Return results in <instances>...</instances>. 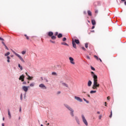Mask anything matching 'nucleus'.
I'll return each instance as SVG.
<instances>
[{"label":"nucleus","mask_w":126,"mask_h":126,"mask_svg":"<svg viewBox=\"0 0 126 126\" xmlns=\"http://www.w3.org/2000/svg\"><path fill=\"white\" fill-rule=\"evenodd\" d=\"M91 68L92 70H95V68L93 67V66H91Z\"/></svg>","instance_id":"obj_34"},{"label":"nucleus","mask_w":126,"mask_h":126,"mask_svg":"<svg viewBox=\"0 0 126 126\" xmlns=\"http://www.w3.org/2000/svg\"><path fill=\"white\" fill-rule=\"evenodd\" d=\"M39 87L40 88H43V89H47V87H46V86L43 84H41L39 85Z\"/></svg>","instance_id":"obj_8"},{"label":"nucleus","mask_w":126,"mask_h":126,"mask_svg":"<svg viewBox=\"0 0 126 126\" xmlns=\"http://www.w3.org/2000/svg\"><path fill=\"white\" fill-rule=\"evenodd\" d=\"M65 107H66V108H67V109H68V110L70 111L71 116H72V117H74V114H73L74 110H73V109L67 104H65Z\"/></svg>","instance_id":"obj_2"},{"label":"nucleus","mask_w":126,"mask_h":126,"mask_svg":"<svg viewBox=\"0 0 126 126\" xmlns=\"http://www.w3.org/2000/svg\"><path fill=\"white\" fill-rule=\"evenodd\" d=\"M98 60H99L100 62L101 63H102V60H101V59L99 58Z\"/></svg>","instance_id":"obj_53"},{"label":"nucleus","mask_w":126,"mask_h":126,"mask_svg":"<svg viewBox=\"0 0 126 126\" xmlns=\"http://www.w3.org/2000/svg\"><path fill=\"white\" fill-rule=\"evenodd\" d=\"M85 47L86 48H88V43H85Z\"/></svg>","instance_id":"obj_29"},{"label":"nucleus","mask_w":126,"mask_h":126,"mask_svg":"<svg viewBox=\"0 0 126 126\" xmlns=\"http://www.w3.org/2000/svg\"><path fill=\"white\" fill-rule=\"evenodd\" d=\"M94 59H96V60H97V61H99V58H98V56H96V55H94Z\"/></svg>","instance_id":"obj_24"},{"label":"nucleus","mask_w":126,"mask_h":126,"mask_svg":"<svg viewBox=\"0 0 126 126\" xmlns=\"http://www.w3.org/2000/svg\"><path fill=\"white\" fill-rule=\"evenodd\" d=\"M63 42H65V41H66V38L63 37Z\"/></svg>","instance_id":"obj_32"},{"label":"nucleus","mask_w":126,"mask_h":126,"mask_svg":"<svg viewBox=\"0 0 126 126\" xmlns=\"http://www.w3.org/2000/svg\"><path fill=\"white\" fill-rule=\"evenodd\" d=\"M97 5H98V6H100V5H101V1H97Z\"/></svg>","instance_id":"obj_27"},{"label":"nucleus","mask_w":126,"mask_h":126,"mask_svg":"<svg viewBox=\"0 0 126 126\" xmlns=\"http://www.w3.org/2000/svg\"><path fill=\"white\" fill-rule=\"evenodd\" d=\"M2 120L3 121H4V117L3 118Z\"/></svg>","instance_id":"obj_62"},{"label":"nucleus","mask_w":126,"mask_h":126,"mask_svg":"<svg viewBox=\"0 0 126 126\" xmlns=\"http://www.w3.org/2000/svg\"><path fill=\"white\" fill-rule=\"evenodd\" d=\"M59 34V32H56L55 33H54V35L55 36H58Z\"/></svg>","instance_id":"obj_35"},{"label":"nucleus","mask_w":126,"mask_h":126,"mask_svg":"<svg viewBox=\"0 0 126 126\" xmlns=\"http://www.w3.org/2000/svg\"><path fill=\"white\" fill-rule=\"evenodd\" d=\"M41 126H43V125H42V124H41Z\"/></svg>","instance_id":"obj_64"},{"label":"nucleus","mask_w":126,"mask_h":126,"mask_svg":"<svg viewBox=\"0 0 126 126\" xmlns=\"http://www.w3.org/2000/svg\"><path fill=\"white\" fill-rule=\"evenodd\" d=\"M92 76L94 78V85L93 86V89H97V88L100 87V84L98 83V77L95 75L94 72H91Z\"/></svg>","instance_id":"obj_1"},{"label":"nucleus","mask_w":126,"mask_h":126,"mask_svg":"<svg viewBox=\"0 0 126 126\" xmlns=\"http://www.w3.org/2000/svg\"><path fill=\"white\" fill-rule=\"evenodd\" d=\"M25 78V77L24 76V75H22L21 76H20V78H19V80H22V82H23V81H24V78Z\"/></svg>","instance_id":"obj_9"},{"label":"nucleus","mask_w":126,"mask_h":126,"mask_svg":"<svg viewBox=\"0 0 126 126\" xmlns=\"http://www.w3.org/2000/svg\"><path fill=\"white\" fill-rule=\"evenodd\" d=\"M126 0H121L122 1H125Z\"/></svg>","instance_id":"obj_60"},{"label":"nucleus","mask_w":126,"mask_h":126,"mask_svg":"<svg viewBox=\"0 0 126 126\" xmlns=\"http://www.w3.org/2000/svg\"><path fill=\"white\" fill-rule=\"evenodd\" d=\"M88 14L89 16H92V12L90 10H88Z\"/></svg>","instance_id":"obj_13"},{"label":"nucleus","mask_w":126,"mask_h":126,"mask_svg":"<svg viewBox=\"0 0 126 126\" xmlns=\"http://www.w3.org/2000/svg\"><path fill=\"white\" fill-rule=\"evenodd\" d=\"M25 36L27 40H29V36H28L27 34H25Z\"/></svg>","instance_id":"obj_28"},{"label":"nucleus","mask_w":126,"mask_h":126,"mask_svg":"<svg viewBox=\"0 0 126 126\" xmlns=\"http://www.w3.org/2000/svg\"><path fill=\"white\" fill-rule=\"evenodd\" d=\"M94 12H95V13H96V14L98 13V10L95 9Z\"/></svg>","instance_id":"obj_43"},{"label":"nucleus","mask_w":126,"mask_h":126,"mask_svg":"<svg viewBox=\"0 0 126 126\" xmlns=\"http://www.w3.org/2000/svg\"><path fill=\"white\" fill-rule=\"evenodd\" d=\"M92 24H93V25H96V21H95V20H92Z\"/></svg>","instance_id":"obj_16"},{"label":"nucleus","mask_w":126,"mask_h":126,"mask_svg":"<svg viewBox=\"0 0 126 126\" xmlns=\"http://www.w3.org/2000/svg\"><path fill=\"white\" fill-rule=\"evenodd\" d=\"M98 119H99V120H101V119H102V115H99L98 116Z\"/></svg>","instance_id":"obj_38"},{"label":"nucleus","mask_w":126,"mask_h":126,"mask_svg":"<svg viewBox=\"0 0 126 126\" xmlns=\"http://www.w3.org/2000/svg\"><path fill=\"white\" fill-rule=\"evenodd\" d=\"M19 120H20V117H19Z\"/></svg>","instance_id":"obj_63"},{"label":"nucleus","mask_w":126,"mask_h":126,"mask_svg":"<svg viewBox=\"0 0 126 126\" xmlns=\"http://www.w3.org/2000/svg\"><path fill=\"white\" fill-rule=\"evenodd\" d=\"M20 99H21V100H22V99H23V95H22V94H21Z\"/></svg>","instance_id":"obj_39"},{"label":"nucleus","mask_w":126,"mask_h":126,"mask_svg":"<svg viewBox=\"0 0 126 126\" xmlns=\"http://www.w3.org/2000/svg\"><path fill=\"white\" fill-rule=\"evenodd\" d=\"M52 75H57V73L53 72H52Z\"/></svg>","instance_id":"obj_33"},{"label":"nucleus","mask_w":126,"mask_h":126,"mask_svg":"<svg viewBox=\"0 0 126 126\" xmlns=\"http://www.w3.org/2000/svg\"><path fill=\"white\" fill-rule=\"evenodd\" d=\"M75 120H76L77 124H78V125H79V120L78 119V118L75 117Z\"/></svg>","instance_id":"obj_19"},{"label":"nucleus","mask_w":126,"mask_h":126,"mask_svg":"<svg viewBox=\"0 0 126 126\" xmlns=\"http://www.w3.org/2000/svg\"><path fill=\"white\" fill-rule=\"evenodd\" d=\"M51 39L52 40H56V39H57V37H56V36L55 35H53L52 36H51Z\"/></svg>","instance_id":"obj_20"},{"label":"nucleus","mask_w":126,"mask_h":126,"mask_svg":"<svg viewBox=\"0 0 126 126\" xmlns=\"http://www.w3.org/2000/svg\"><path fill=\"white\" fill-rule=\"evenodd\" d=\"M61 45H63L64 46H68V45L67 44V43H66L65 42H62L61 43Z\"/></svg>","instance_id":"obj_18"},{"label":"nucleus","mask_w":126,"mask_h":126,"mask_svg":"<svg viewBox=\"0 0 126 126\" xmlns=\"http://www.w3.org/2000/svg\"><path fill=\"white\" fill-rule=\"evenodd\" d=\"M2 126H4V124L2 123Z\"/></svg>","instance_id":"obj_59"},{"label":"nucleus","mask_w":126,"mask_h":126,"mask_svg":"<svg viewBox=\"0 0 126 126\" xmlns=\"http://www.w3.org/2000/svg\"><path fill=\"white\" fill-rule=\"evenodd\" d=\"M19 112H21V107L20 108Z\"/></svg>","instance_id":"obj_57"},{"label":"nucleus","mask_w":126,"mask_h":126,"mask_svg":"<svg viewBox=\"0 0 126 126\" xmlns=\"http://www.w3.org/2000/svg\"><path fill=\"white\" fill-rule=\"evenodd\" d=\"M9 55H10V52H7V53H6L4 54V56L5 57H7L8 56H9Z\"/></svg>","instance_id":"obj_23"},{"label":"nucleus","mask_w":126,"mask_h":126,"mask_svg":"<svg viewBox=\"0 0 126 126\" xmlns=\"http://www.w3.org/2000/svg\"><path fill=\"white\" fill-rule=\"evenodd\" d=\"M113 116V112H112V111H111L110 113V115L109 116V118H112V116Z\"/></svg>","instance_id":"obj_30"},{"label":"nucleus","mask_w":126,"mask_h":126,"mask_svg":"<svg viewBox=\"0 0 126 126\" xmlns=\"http://www.w3.org/2000/svg\"><path fill=\"white\" fill-rule=\"evenodd\" d=\"M8 115L9 119H11V115L10 114V111H9V109L8 110Z\"/></svg>","instance_id":"obj_14"},{"label":"nucleus","mask_w":126,"mask_h":126,"mask_svg":"<svg viewBox=\"0 0 126 126\" xmlns=\"http://www.w3.org/2000/svg\"><path fill=\"white\" fill-rule=\"evenodd\" d=\"M26 75H27V76H29V75H28V73L27 72L26 73Z\"/></svg>","instance_id":"obj_50"},{"label":"nucleus","mask_w":126,"mask_h":126,"mask_svg":"<svg viewBox=\"0 0 126 126\" xmlns=\"http://www.w3.org/2000/svg\"><path fill=\"white\" fill-rule=\"evenodd\" d=\"M45 81H46V82H49V81L47 79H45Z\"/></svg>","instance_id":"obj_52"},{"label":"nucleus","mask_w":126,"mask_h":126,"mask_svg":"<svg viewBox=\"0 0 126 126\" xmlns=\"http://www.w3.org/2000/svg\"><path fill=\"white\" fill-rule=\"evenodd\" d=\"M7 63H10V60H9V59H7Z\"/></svg>","instance_id":"obj_48"},{"label":"nucleus","mask_w":126,"mask_h":126,"mask_svg":"<svg viewBox=\"0 0 126 126\" xmlns=\"http://www.w3.org/2000/svg\"><path fill=\"white\" fill-rule=\"evenodd\" d=\"M63 37V34L62 33H59L58 35V38H62Z\"/></svg>","instance_id":"obj_22"},{"label":"nucleus","mask_w":126,"mask_h":126,"mask_svg":"<svg viewBox=\"0 0 126 126\" xmlns=\"http://www.w3.org/2000/svg\"><path fill=\"white\" fill-rule=\"evenodd\" d=\"M30 86H31V87H33V86H34V84L32 83V84H31L30 85Z\"/></svg>","instance_id":"obj_37"},{"label":"nucleus","mask_w":126,"mask_h":126,"mask_svg":"<svg viewBox=\"0 0 126 126\" xmlns=\"http://www.w3.org/2000/svg\"><path fill=\"white\" fill-rule=\"evenodd\" d=\"M62 85H63V86H65V87H67V88H68V85L66 84L65 83H63Z\"/></svg>","instance_id":"obj_17"},{"label":"nucleus","mask_w":126,"mask_h":126,"mask_svg":"<svg viewBox=\"0 0 126 126\" xmlns=\"http://www.w3.org/2000/svg\"><path fill=\"white\" fill-rule=\"evenodd\" d=\"M75 99L77 101H79V102H82V99L80 98V97L78 96H75Z\"/></svg>","instance_id":"obj_10"},{"label":"nucleus","mask_w":126,"mask_h":126,"mask_svg":"<svg viewBox=\"0 0 126 126\" xmlns=\"http://www.w3.org/2000/svg\"><path fill=\"white\" fill-rule=\"evenodd\" d=\"M86 58L88 59V60H90V57L89 56H87Z\"/></svg>","instance_id":"obj_40"},{"label":"nucleus","mask_w":126,"mask_h":126,"mask_svg":"<svg viewBox=\"0 0 126 126\" xmlns=\"http://www.w3.org/2000/svg\"><path fill=\"white\" fill-rule=\"evenodd\" d=\"M50 42H51V43H53V44H55V43H56L55 41H53L52 40H50Z\"/></svg>","instance_id":"obj_36"},{"label":"nucleus","mask_w":126,"mask_h":126,"mask_svg":"<svg viewBox=\"0 0 126 126\" xmlns=\"http://www.w3.org/2000/svg\"><path fill=\"white\" fill-rule=\"evenodd\" d=\"M74 42L75 43H76V44H78L80 43L79 40H78V39H75L74 40Z\"/></svg>","instance_id":"obj_15"},{"label":"nucleus","mask_w":126,"mask_h":126,"mask_svg":"<svg viewBox=\"0 0 126 126\" xmlns=\"http://www.w3.org/2000/svg\"><path fill=\"white\" fill-rule=\"evenodd\" d=\"M53 35H54V32H48V36H49L50 37H52Z\"/></svg>","instance_id":"obj_11"},{"label":"nucleus","mask_w":126,"mask_h":126,"mask_svg":"<svg viewBox=\"0 0 126 126\" xmlns=\"http://www.w3.org/2000/svg\"><path fill=\"white\" fill-rule=\"evenodd\" d=\"M82 119L83 122L85 125V126H88V122H87V120H86V119L85 118V117H84V115H82Z\"/></svg>","instance_id":"obj_4"},{"label":"nucleus","mask_w":126,"mask_h":126,"mask_svg":"<svg viewBox=\"0 0 126 126\" xmlns=\"http://www.w3.org/2000/svg\"><path fill=\"white\" fill-rule=\"evenodd\" d=\"M83 100L85 101V102H86V101L87 100L85 98H83Z\"/></svg>","instance_id":"obj_54"},{"label":"nucleus","mask_w":126,"mask_h":126,"mask_svg":"<svg viewBox=\"0 0 126 126\" xmlns=\"http://www.w3.org/2000/svg\"><path fill=\"white\" fill-rule=\"evenodd\" d=\"M2 44L5 46H6L5 43H4V42L2 41Z\"/></svg>","instance_id":"obj_44"},{"label":"nucleus","mask_w":126,"mask_h":126,"mask_svg":"<svg viewBox=\"0 0 126 126\" xmlns=\"http://www.w3.org/2000/svg\"><path fill=\"white\" fill-rule=\"evenodd\" d=\"M125 5H126V1L125 2Z\"/></svg>","instance_id":"obj_61"},{"label":"nucleus","mask_w":126,"mask_h":126,"mask_svg":"<svg viewBox=\"0 0 126 126\" xmlns=\"http://www.w3.org/2000/svg\"><path fill=\"white\" fill-rule=\"evenodd\" d=\"M18 67L20 68L21 70H23V67H22V66H21L20 64H18Z\"/></svg>","instance_id":"obj_21"},{"label":"nucleus","mask_w":126,"mask_h":126,"mask_svg":"<svg viewBox=\"0 0 126 126\" xmlns=\"http://www.w3.org/2000/svg\"><path fill=\"white\" fill-rule=\"evenodd\" d=\"M97 114H100V111H97Z\"/></svg>","instance_id":"obj_58"},{"label":"nucleus","mask_w":126,"mask_h":126,"mask_svg":"<svg viewBox=\"0 0 126 126\" xmlns=\"http://www.w3.org/2000/svg\"><path fill=\"white\" fill-rule=\"evenodd\" d=\"M69 60L70 61V63H71L72 64H75V63L74 62V60L73 59V58L69 57Z\"/></svg>","instance_id":"obj_5"},{"label":"nucleus","mask_w":126,"mask_h":126,"mask_svg":"<svg viewBox=\"0 0 126 126\" xmlns=\"http://www.w3.org/2000/svg\"><path fill=\"white\" fill-rule=\"evenodd\" d=\"M4 47L6 48V50H9L8 48L7 47V46H6V45H5Z\"/></svg>","instance_id":"obj_46"},{"label":"nucleus","mask_w":126,"mask_h":126,"mask_svg":"<svg viewBox=\"0 0 126 126\" xmlns=\"http://www.w3.org/2000/svg\"><path fill=\"white\" fill-rule=\"evenodd\" d=\"M7 60H9L10 59V57L9 56H7Z\"/></svg>","instance_id":"obj_47"},{"label":"nucleus","mask_w":126,"mask_h":126,"mask_svg":"<svg viewBox=\"0 0 126 126\" xmlns=\"http://www.w3.org/2000/svg\"><path fill=\"white\" fill-rule=\"evenodd\" d=\"M23 84H26V82H24L23 83Z\"/></svg>","instance_id":"obj_55"},{"label":"nucleus","mask_w":126,"mask_h":126,"mask_svg":"<svg viewBox=\"0 0 126 126\" xmlns=\"http://www.w3.org/2000/svg\"><path fill=\"white\" fill-rule=\"evenodd\" d=\"M11 51L13 53V54H14V55H15V56H16L17 57H18V58H19V59L21 61V62H22L23 63H25V61H24L23 58L20 55H19V54L16 53L13 50H11Z\"/></svg>","instance_id":"obj_3"},{"label":"nucleus","mask_w":126,"mask_h":126,"mask_svg":"<svg viewBox=\"0 0 126 126\" xmlns=\"http://www.w3.org/2000/svg\"><path fill=\"white\" fill-rule=\"evenodd\" d=\"M96 91H91L90 92L91 94H93V93H96Z\"/></svg>","instance_id":"obj_25"},{"label":"nucleus","mask_w":126,"mask_h":126,"mask_svg":"<svg viewBox=\"0 0 126 126\" xmlns=\"http://www.w3.org/2000/svg\"><path fill=\"white\" fill-rule=\"evenodd\" d=\"M86 103H87V104H89V101L86 100Z\"/></svg>","instance_id":"obj_49"},{"label":"nucleus","mask_w":126,"mask_h":126,"mask_svg":"<svg viewBox=\"0 0 126 126\" xmlns=\"http://www.w3.org/2000/svg\"><path fill=\"white\" fill-rule=\"evenodd\" d=\"M32 78H33V77L29 76H28V79H29V80H32Z\"/></svg>","instance_id":"obj_26"},{"label":"nucleus","mask_w":126,"mask_h":126,"mask_svg":"<svg viewBox=\"0 0 126 126\" xmlns=\"http://www.w3.org/2000/svg\"><path fill=\"white\" fill-rule=\"evenodd\" d=\"M94 28H95V26H93L92 28V29H94Z\"/></svg>","instance_id":"obj_51"},{"label":"nucleus","mask_w":126,"mask_h":126,"mask_svg":"<svg viewBox=\"0 0 126 126\" xmlns=\"http://www.w3.org/2000/svg\"><path fill=\"white\" fill-rule=\"evenodd\" d=\"M92 85V82L91 80H89L88 83V86L90 87Z\"/></svg>","instance_id":"obj_12"},{"label":"nucleus","mask_w":126,"mask_h":126,"mask_svg":"<svg viewBox=\"0 0 126 126\" xmlns=\"http://www.w3.org/2000/svg\"><path fill=\"white\" fill-rule=\"evenodd\" d=\"M29 86L26 87V86H23L22 89L25 91V92H27L28 91V88H29Z\"/></svg>","instance_id":"obj_6"},{"label":"nucleus","mask_w":126,"mask_h":126,"mask_svg":"<svg viewBox=\"0 0 126 126\" xmlns=\"http://www.w3.org/2000/svg\"><path fill=\"white\" fill-rule=\"evenodd\" d=\"M22 55H25V54H26V51H22Z\"/></svg>","instance_id":"obj_31"},{"label":"nucleus","mask_w":126,"mask_h":126,"mask_svg":"<svg viewBox=\"0 0 126 126\" xmlns=\"http://www.w3.org/2000/svg\"><path fill=\"white\" fill-rule=\"evenodd\" d=\"M82 50H83L84 51H86V49H85V48H84V47H82Z\"/></svg>","instance_id":"obj_41"},{"label":"nucleus","mask_w":126,"mask_h":126,"mask_svg":"<svg viewBox=\"0 0 126 126\" xmlns=\"http://www.w3.org/2000/svg\"><path fill=\"white\" fill-rule=\"evenodd\" d=\"M107 99V100H110V99H111V97L110 96H108Z\"/></svg>","instance_id":"obj_45"},{"label":"nucleus","mask_w":126,"mask_h":126,"mask_svg":"<svg viewBox=\"0 0 126 126\" xmlns=\"http://www.w3.org/2000/svg\"><path fill=\"white\" fill-rule=\"evenodd\" d=\"M87 96H88V97H89V98H90V94H87Z\"/></svg>","instance_id":"obj_56"},{"label":"nucleus","mask_w":126,"mask_h":126,"mask_svg":"<svg viewBox=\"0 0 126 126\" xmlns=\"http://www.w3.org/2000/svg\"><path fill=\"white\" fill-rule=\"evenodd\" d=\"M72 44L73 45V47L74 48V49H77L76 44H75V42H74L73 38H72Z\"/></svg>","instance_id":"obj_7"},{"label":"nucleus","mask_w":126,"mask_h":126,"mask_svg":"<svg viewBox=\"0 0 126 126\" xmlns=\"http://www.w3.org/2000/svg\"><path fill=\"white\" fill-rule=\"evenodd\" d=\"M0 41H4V39L1 37H0Z\"/></svg>","instance_id":"obj_42"}]
</instances>
